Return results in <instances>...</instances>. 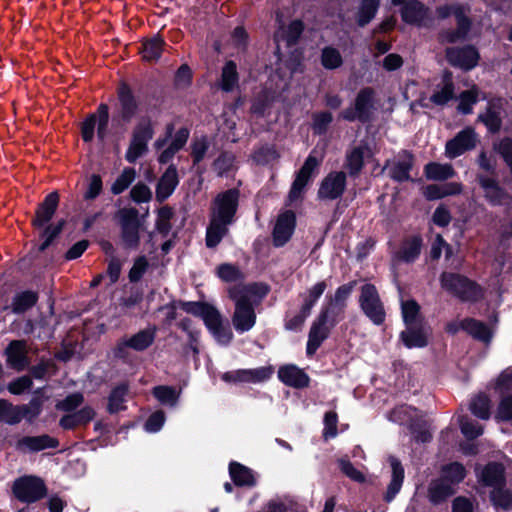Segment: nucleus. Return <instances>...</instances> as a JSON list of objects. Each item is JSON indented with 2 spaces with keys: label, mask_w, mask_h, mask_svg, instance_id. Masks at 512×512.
<instances>
[{
  "label": "nucleus",
  "mask_w": 512,
  "mask_h": 512,
  "mask_svg": "<svg viewBox=\"0 0 512 512\" xmlns=\"http://www.w3.org/2000/svg\"><path fill=\"white\" fill-rule=\"evenodd\" d=\"M479 90L473 86L470 90L463 91L459 95L458 110L464 114L472 112V106L477 102Z\"/></svg>",
  "instance_id": "nucleus-51"
},
{
  "label": "nucleus",
  "mask_w": 512,
  "mask_h": 512,
  "mask_svg": "<svg viewBox=\"0 0 512 512\" xmlns=\"http://www.w3.org/2000/svg\"><path fill=\"white\" fill-rule=\"evenodd\" d=\"M268 292L269 287L265 283L238 284L228 288L229 298L234 302L231 322L238 333L253 329L257 320L255 308Z\"/></svg>",
  "instance_id": "nucleus-1"
},
{
  "label": "nucleus",
  "mask_w": 512,
  "mask_h": 512,
  "mask_svg": "<svg viewBox=\"0 0 512 512\" xmlns=\"http://www.w3.org/2000/svg\"><path fill=\"white\" fill-rule=\"evenodd\" d=\"M401 309L403 320L407 328L425 323L420 315V307L414 300L403 301Z\"/></svg>",
  "instance_id": "nucleus-36"
},
{
  "label": "nucleus",
  "mask_w": 512,
  "mask_h": 512,
  "mask_svg": "<svg viewBox=\"0 0 512 512\" xmlns=\"http://www.w3.org/2000/svg\"><path fill=\"white\" fill-rule=\"evenodd\" d=\"M155 328H147L139 331L135 335L121 339L114 348V355L118 358L128 357V349L143 351L147 349L155 339Z\"/></svg>",
  "instance_id": "nucleus-12"
},
{
  "label": "nucleus",
  "mask_w": 512,
  "mask_h": 512,
  "mask_svg": "<svg viewBox=\"0 0 512 512\" xmlns=\"http://www.w3.org/2000/svg\"><path fill=\"white\" fill-rule=\"evenodd\" d=\"M327 288L325 281H320L310 287L303 295V303L301 308L311 313L312 308L317 303L318 299L323 295Z\"/></svg>",
  "instance_id": "nucleus-41"
},
{
  "label": "nucleus",
  "mask_w": 512,
  "mask_h": 512,
  "mask_svg": "<svg viewBox=\"0 0 512 512\" xmlns=\"http://www.w3.org/2000/svg\"><path fill=\"white\" fill-rule=\"evenodd\" d=\"M402 18L407 23L421 25L428 18V10L420 2L411 1L403 7Z\"/></svg>",
  "instance_id": "nucleus-29"
},
{
  "label": "nucleus",
  "mask_w": 512,
  "mask_h": 512,
  "mask_svg": "<svg viewBox=\"0 0 512 512\" xmlns=\"http://www.w3.org/2000/svg\"><path fill=\"white\" fill-rule=\"evenodd\" d=\"M354 287L355 282H350L337 288L329 306L327 307L330 309V314L332 316L338 317V314L342 312L345 306V301L352 293Z\"/></svg>",
  "instance_id": "nucleus-31"
},
{
  "label": "nucleus",
  "mask_w": 512,
  "mask_h": 512,
  "mask_svg": "<svg viewBox=\"0 0 512 512\" xmlns=\"http://www.w3.org/2000/svg\"><path fill=\"white\" fill-rule=\"evenodd\" d=\"M318 165L319 161L313 155H309L305 160L302 168L297 173V176L289 192L288 199L291 203L300 198L304 187L312 175V172L318 167Z\"/></svg>",
  "instance_id": "nucleus-18"
},
{
  "label": "nucleus",
  "mask_w": 512,
  "mask_h": 512,
  "mask_svg": "<svg viewBox=\"0 0 512 512\" xmlns=\"http://www.w3.org/2000/svg\"><path fill=\"white\" fill-rule=\"evenodd\" d=\"M153 395L162 404L175 406L179 399L180 391L171 386L161 385L153 389Z\"/></svg>",
  "instance_id": "nucleus-44"
},
{
  "label": "nucleus",
  "mask_w": 512,
  "mask_h": 512,
  "mask_svg": "<svg viewBox=\"0 0 512 512\" xmlns=\"http://www.w3.org/2000/svg\"><path fill=\"white\" fill-rule=\"evenodd\" d=\"M164 41L158 36L146 40L142 44L141 54L145 61H155L159 59L163 51Z\"/></svg>",
  "instance_id": "nucleus-38"
},
{
  "label": "nucleus",
  "mask_w": 512,
  "mask_h": 512,
  "mask_svg": "<svg viewBox=\"0 0 512 512\" xmlns=\"http://www.w3.org/2000/svg\"><path fill=\"white\" fill-rule=\"evenodd\" d=\"M478 136L471 127H466L458 132L454 138L447 141L445 145V154L448 158L454 159L466 151L476 147Z\"/></svg>",
  "instance_id": "nucleus-13"
},
{
  "label": "nucleus",
  "mask_w": 512,
  "mask_h": 512,
  "mask_svg": "<svg viewBox=\"0 0 512 512\" xmlns=\"http://www.w3.org/2000/svg\"><path fill=\"white\" fill-rule=\"evenodd\" d=\"M130 197L136 203H146L152 199V191L146 184L139 182L132 187Z\"/></svg>",
  "instance_id": "nucleus-61"
},
{
  "label": "nucleus",
  "mask_w": 512,
  "mask_h": 512,
  "mask_svg": "<svg viewBox=\"0 0 512 512\" xmlns=\"http://www.w3.org/2000/svg\"><path fill=\"white\" fill-rule=\"evenodd\" d=\"M238 201L239 191L237 189H229L215 197L211 205L210 223L206 231L208 247H216L228 233V227L234 221Z\"/></svg>",
  "instance_id": "nucleus-2"
},
{
  "label": "nucleus",
  "mask_w": 512,
  "mask_h": 512,
  "mask_svg": "<svg viewBox=\"0 0 512 512\" xmlns=\"http://www.w3.org/2000/svg\"><path fill=\"white\" fill-rule=\"evenodd\" d=\"M22 443L30 450L39 451L45 448L55 447L57 442L47 435H42L37 437H26L22 440Z\"/></svg>",
  "instance_id": "nucleus-54"
},
{
  "label": "nucleus",
  "mask_w": 512,
  "mask_h": 512,
  "mask_svg": "<svg viewBox=\"0 0 512 512\" xmlns=\"http://www.w3.org/2000/svg\"><path fill=\"white\" fill-rule=\"evenodd\" d=\"M178 182L177 169L174 165H171L158 181L156 187V199L159 202L166 200L174 192Z\"/></svg>",
  "instance_id": "nucleus-22"
},
{
  "label": "nucleus",
  "mask_w": 512,
  "mask_h": 512,
  "mask_svg": "<svg viewBox=\"0 0 512 512\" xmlns=\"http://www.w3.org/2000/svg\"><path fill=\"white\" fill-rule=\"evenodd\" d=\"M459 425L461 432L468 439H474L483 433V426L478 424L477 422L469 419L466 416H462L459 419Z\"/></svg>",
  "instance_id": "nucleus-55"
},
{
  "label": "nucleus",
  "mask_w": 512,
  "mask_h": 512,
  "mask_svg": "<svg viewBox=\"0 0 512 512\" xmlns=\"http://www.w3.org/2000/svg\"><path fill=\"white\" fill-rule=\"evenodd\" d=\"M235 163V156L229 152H223L220 156L214 161L213 168L217 172L218 175H223L229 172Z\"/></svg>",
  "instance_id": "nucleus-58"
},
{
  "label": "nucleus",
  "mask_w": 512,
  "mask_h": 512,
  "mask_svg": "<svg viewBox=\"0 0 512 512\" xmlns=\"http://www.w3.org/2000/svg\"><path fill=\"white\" fill-rule=\"evenodd\" d=\"M464 331L484 342L490 341L492 335L484 323L471 318L464 319Z\"/></svg>",
  "instance_id": "nucleus-39"
},
{
  "label": "nucleus",
  "mask_w": 512,
  "mask_h": 512,
  "mask_svg": "<svg viewBox=\"0 0 512 512\" xmlns=\"http://www.w3.org/2000/svg\"><path fill=\"white\" fill-rule=\"evenodd\" d=\"M441 472L442 477L453 485L460 483L466 476L464 466L458 462L444 466Z\"/></svg>",
  "instance_id": "nucleus-47"
},
{
  "label": "nucleus",
  "mask_w": 512,
  "mask_h": 512,
  "mask_svg": "<svg viewBox=\"0 0 512 512\" xmlns=\"http://www.w3.org/2000/svg\"><path fill=\"white\" fill-rule=\"evenodd\" d=\"M108 106L101 104L97 113L90 114L81 125V135L85 142H91L94 138V130L97 127V135L101 141H104L108 129Z\"/></svg>",
  "instance_id": "nucleus-10"
},
{
  "label": "nucleus",
  "mask_w": 512,
  "mask_h": 512,
  "mask_svg": "<svg viewBox=\"0 0 512 512\" xmlns=\"http://www.w3.org/2000/svg\"><path fill=\"white\" fill-rule=\"evenodd\" d=\"M208 148L209 141L206 137L202 136L193 140L191 144V156L193 158L194 164H197L204 159Z\"/></svg>",
  "instance_id": "nucleus-60"
},
{
  "label": "nucleus",
  "mask_w": 512,
  "mask_h": 512,
  "mask_svg": "<svg viewBox=\"0 0 512 512\" xmlns=\"http://www.w3.org/2000/svg\"><path fill=\"white\" fill-rule=\"evenodd\" d=\"M359 304L363 313L375 324L381 325L385 321V309L380 300L377 289L372 284L361 287Z\"/></svg>",
  "instance_id": "nucleus-7"
},
{
  "label": "nucleus",
  "mask_w": 512,
  "mask_h": 512,
  "mask_svg": "<svg viewBox=\"0 0 512 512\" xmlns=\"http://www.w3.org/2000/svg\"><path fill=\"white\" fill-rule=\"evenodd\" d=\"M448 62L463 70H471L479 61V53L472 46L463 48H449L446 50Z\"/></svg>",
  "instance_id": "nucleus-16"
},
{
  "label": "nucleus",
  "mask_w": 512,
  "mask_h": 512,
  "mask_svg": "<svg viewBox=\"0 0 512 512\" xmlns=\"http://www.w3.org/2000/svg\"><path fill=\"white\" fill-rule=\"evenodd\" d=\"M217 274L225 282H237L243 278V273L238 267L227 263L217 268Z\"/></svg>",
  "instance_id": "nucleus-57"
},
{
  "label": "nucleus",
  "mask_w": 512,
  "mask_h": 512,
  "mask_svg": "<svg viewBox=\"0 0 512 512\" xmlns=\"http://www.w3.org/2000/svg\"><path fill=\"white\" fill-rule=\"evenodd\" d=\"M413 166V156L403 151L394 160L387 162L385 168L391 178L396 181H407L410 179L409 172Z\"/></svg>",
  "instance_id": "nucleus-20"
},
{
  "label": "nucleus",
  "mask_w": 512,
  "mask_h": 512,
  "mask_svg": "<svg viewBox=\"0 0 512 512\" xmlns=\"http://www.w3.org/2000/svg\"><path fill=\"white\" fill-rule=\"evenodd\" d=\"M490 499L497 507L512 509V493L505 488V485L493 489L490 493Z\"/></svg>",
  "instance_id": "nucleus-50"
},
{
  "label": "nucleus",
  "mask_w": 512,
  "mask_h": 512,
  "mask_svg": "<svg viewBox=\"0 0 512 512\" xmlns=\"http://www.w3.org/2000/svg\"><path fill=\"white\" fill-rule=\"evenodd\" d=\"M389 461L392 467V479L386 495L388 501L392 500L400 491L404 479V470L401 463L394 457H390Z\"/></svg>",
  "instance_id": "nucleus-33"
},
{
  "label": "nucleus",
  "mask_w": 512,
  "mask_h": 512,
  "mask_svg": "<svg viewBox=\"0 0 512 512\" xmlns=\"http://www.w3.org/2000/svg\"><path fill=\"white\" fill-rule=\"evenodd\" d=\"M154 130L153 124L150 119L142 118L134 127L127 148L125 158L129 163H134L136 160L148 151V142L153 138Z\"/></svg>",
  "instance_id": "nucleus-3"
},
{
  "label": "nucleus",
  "mask_w": 512,
  "mask_h": 512,
  "mask_svg": "<svg viewBox=\"0 0 512 512\" xmlns=\"http://www.w3.org/2000/svg\"><path fill=\"white\" fill-rule=\"evenodd\" d=\"M189 137V131L185 128L179 129L169 146L161 152L158 161L162 164L168 163L174 155L186 144Z\"/></svg>",
  "instance_id": "nucleus-30"
},
{
  "label": "nucleus",
  "mask_w": 512,
  "mask_h": 512,
  "mask_svg": "<svg viewBox=\"0 0 512 512\" xmlns=\"http://www.w3.org/2000/svg\"><path fill=\"white\" fill-rule=\"evenodd\" d=\"M490 399L485 394L475 396L470 403L471 412L478 418L487 420L490 418Z\"/></svg>",
  "instance_id": "nucleus-43"
},
{
  "label": "nucleus",
  "mask_w": 512,
  "mask_h": 512,
  "mask_svg": "<svg viewBox=\"0 0 512 512\" xmlns=\"http://www.w3.org/2000/svg\"><path fill=\"white\" fill-rule=\"evenodd\" d=\"M495 390L500 395L495 419L512 422V371H504L500 374L495 383Z\"/></svg>",
  "instance_id": "nucleus-8"
},
{
  "label": "nucleus",
  "mask_w": 512,
  "mask_h": 512,
  "mask_svg": "<svg viewBox=\"0 0 512 512\" xmlns=\"http://www.w3.org/2000/svg\"><path fill=\"white\" fill-rule=\"evenodd\" d=\"M238 84V73L236 64L227 61L222 68L220 86L226 92L232 91Z\"/></svg>",
  "instance_id": "nucleus-40"
},
{
  "label": "nucleus",
  "mask_w": 512,
  "mask_h": 512,
  "mask_svg": "<svg viewBox=\"0 0 512 512\" xmlns=\"http://www.w3.org/2000/svg\"><path fill=\"white\" fill-rule=\"evenodd\" d=\"M431 331L426 323H420L418 326L406 328L401 333V339L408 348H422L428 344Z\"/></svg>",
  "instance_id": "nucleus-21"
},
{
  "label": "nucleus",
  "mask_w": 512,
  "mask_h": 512,
  "mask_svg": "<svg viewBox=\"0 0 512 512\" xmlns=\"http://www.w3.org/2000/svg\"><path fill=\"white\" fill-rule=\"evenodd\" d=\"M13 492L17 499L22 502H35L46 494L44 482L32 476L20 478L14 482Z\"/></svg>",
  "instance_id": "nucleus-11"
},
{
  "label": "nucleus",
  "mask_w": 512,
  "mask_h": 512,
  "mask_svg": "<svg viewBox=\"0 0 512 512\" xmlns=\"http://www.w3.org/2000/svg\"><path fill=\"white\" fill-rule=\"evenodd\" d=\"M38 301V294L34 291H22L14 295L11 302V310L15 314H21L33 307Z\"/></svg>",
  "instance_id": "nucleus-32"
},
{
  "label": "nucleus",
  "mask_w": 512,
  "mask_h": 512,
  "mask_svg": "<svg viewBox=\"0 0 512 512\" xmlns=\"http://www.w3.org/2000/svg\"><path fill=\"white\" fill-rule=\"evenodd\" d=\"M364 150L362 148L353 149L347 156V168L351 174L358 173L363 166Z\"/></svg>",
  "instance_id": "nucleus-62"
},
{
  "label": "nucleus",
  "mask_w": 512,
  "mask_h": 512,
  "mask_svg": "<svg viewBox=\"0 0 512 512\" xmlns=\"http://www.w3.org/2000/svg\"><path fill=\"white\" fill-rule=\"evenodd\" d=\"M454 485L441 479L433 480L428 488V498L431 503L439 504L455 493Z\"/></svg>",
  "instance_id": "nucleus-28"
},
{
  "label": "nucleus",
  "mask_w": 512,
  "mask_h": 512,
  "mask_svg": "<svg viewBox=\"0 0 512 512\" xmlns=\"http://www.w3.org/2000/svg\"><path fill=\"white\" fill-rule=\"evenodd\" d=\"M478 120L483 122L484 125L491 131L496 132L500 129L501 119L499 115L492 111L490 108L483 114L478 116Z\"/></svg>",
  "instance_id": "nucleus-64"
},
{
  "label": "nucleus",
  "mask_w": 512,
  "mask_h": 512,
  "mask_svg": "<svg viewBox=\"0 0 512 512\" xmlns=\"http://www.w3.org/2000/svg\"><path fill=\"white\" fill-rule=\"evenodd\" d=\"M59 203V195L57 192L48 194L36 211V216L33 220L35 227H41L53 217Z\"/></svg>",
  "instance_id": "nucleus-25"
},
{
  "label": "nucleus",
  "mask_w": 512,
  "mask_h": 512,
  "mask_svg": "<svg viewBox=\"0 0 512 512\" xmlns=\"http://www.w3.org/2000/svg\"><path fill=\"white\" fill-rule=\"evenodd\" d=\"M229 472L233 482L238 486H254L255 478L252 471L236 462L229 466Z\"/></svg>",
  "instance_id": "nucleus-34"
},
{
  "label": "nucleus",
  "mask_w": 512,
  "mask_h": 512,
  "mask_svg": "<svg viewBox=\"0 0 512 512\" xmlns=\"http://www.w3.org/2000/svg\"><path fill=\"white\" fill-rule=\"evenodd\" d=\"M441 284L444 289L464 301H476L482 297V290L478 285L458 274L443 273Z\"/></svg>",
  "instance_id": "nucleus-4"
},
{
  "label": "nucleus",
  "mask_w": 512,
  "mask_h": 512,
  "mask_svg": "<svg viewBox=\"0 0 512 512\" xmlns=\"http://www.w3.org/2000/svg\"><path fill=\"white\" fill-rule=\"evenodd\" d=\"M454 95V87L450 80H445L443 86L436 90L431 96V101L436 105H444Z\"/></svg>",
  "instance_id": "nucleus-56"
},
{
  "label": "nucleus",
  "mask_w": 512,
  "mask_h": 512,
  "mask_svg": "<svg viewBox=\"0 0 512 512\" xmlns=\"http://www.w3.org/2000/svg\"><path fill=\"white\" fill-rule=\"evenodd\" d=\"M122 243L126 248H136L139 243L137 211L125 209L121 213Z\"/></svg>",
  "instance_id": "nucleus-15"
},
{
  "label": "nucleus",
  "mask_w": 512,
  "mask_h": 512,
  "mask_svg": "<svg viewBox=\"0 0 512 512\" xmlns=\"http://www.w3.org/2000/svg\"><path fill=\"white\" fill-rule=\"evenodd\" d=\"M379 7V0H363L359 13H358V24L365 26L375 16Z\"/></svg>",
  "instance_id": "nucleus-48"
},
{
  "label": "nucleus",
  "mask_w": 512,
  "mask_h": 512,
  "mask_svg": "<svg viewBox=\"0 0 512 512\" xmlns=\"http://www.w3.org/2000/svg\"><path fill=\"white\" fill-rule=\"evenodd\" d=\"M423 240L419 235H410L403 239L397 252V258L404 262H413L420 255Z\"/></svg>",
  "instance_id": "nucleus-24"
},
{
  "label": "nucleus",
  "mask_w": 512,
  "mask_h": 512,
  "mask_svg": "<svg viewBox=\"0 0 512 512\" xmlns=\"http://www.w3.org/2000/svg\"><path fill=\"white\" fill-rule=\"evenodd\" d=\"M338 317L330 314V309L325 308L312 323L308 335L307 354L313 355L323 341L328 337L330 328L336 324Z\"/></svg>",
  "instance_id": "nucleus-6"
},
{
  "label": "nucleus",
  "mask_w": 512,
  "mask_h": 512,
  "mask_svg": "<svg viewBox=\"0 0 512 512\" xmlns=\"http://www.w3.org/2000/svg\"><path fill=\"white\" fill-rule=\"evenodd\" d=\"M200 318L219 344L228 345L232 341L233 333L231 329L224 324L223 317L216 307L207 304Z\"/></svg>",
  "instance_id": "nucleus-9"
},
{
  "label": "nucleus",
  "mask_w": 512,
  "mask_h": 512,
  "mask_svg": "<svg viewBox=\"0 0 512 512\" xmlns=\"http://www.w3.org/2000/svg\"><path fill=\"white\" fill-rule=\"evenodd\" d=\"M84 401V397L81 393H73L68 395L64 400L56 404V408L61 411H72L79 407Z\"/></svg>",
  "instance_id": "nucleus-63"
},
{
  "label": "nucleus",
  "mask_w": 512,
  "mask_h": 512,
  "mask_svg": "<svg viewBox=\"0 0 512 512\" xmlns=\"http://www.w3.org/2000/svg\"><path fill=\"white\" fill-rule=\"evenodd\" d=\"M480 481L493 489L505 485L504 468L500 464L490 463L479 474Z\"/></svg>",
  "instance_id": "nucleus-27"
},
{
  "label": "nucleus",
  "mask_w": 512,
  "mask_h": 512,
  "mask_svg": "<svg viewBox=\"0 0 512 512\" xmlns=\"http://www.w3.org/2000/svg\"><path fill=\"white\" fill-rule=\"evenodd\" d=\"M273 369L271 367H258L255 369H243L244 383H260L271 377Z\"/></svg>",
  "instance_id": "nucleus-49"
},
{
  "label": "nucleus",
  "mask_w": 512,
  "mask_h": 512,
  "mask_svg": "<svg viewBox=\"0 0 512 512\" xmlns=\"http://www.w3.org/2000/svg\"><path fill=\"white\" fill-rule=\"evenodd\" d=\"M483 197L491 206H503L512 201V196L493 178L484 175L477 176Z\"/></svg>",
  "instance_id": "nucleus-14"
},
{
  "label": "nucleus",
  "mask_w": 512,
  "mask_h": 512,
  "mask_svg": "<svg viewBox=\"0 0 512 512\" xmlns=\"http://www.w3.org/2000/svg\"><path fill=\"white\" fill-rule=\"evenodd\" d=\"M128 392V387L124 384L114 388L108 399V411L117 413L125 408L124 402Z\"/></svg>",
  "instance_id": "nucleus-45"
},
{
  "label": "nucleus",
  "mask_w": 512,
  "mask_h": 512,
  "mask_svg": "<svg viewBox=\"0 0 512 512\" xmlns=\"http://www.w3.org/2000/svg\"><path fill=\"white\" fill-rule=\"evenodd\" d=\"M346 186V175L344 172H332L322 181L318 190L320 199L333 200L342 195Z\"/></svg>",
  "instance_id": "nucleus-17"
},
{
  "label": "nucleus",
  "mask_w": 512,
  "mask_h": 512,
  "mask_svg": "<svg viewBox=\"0 0 512 512\" xmlns=\"http://www.w3.org/2000/svg\"><path fill=\"white\" fill-rule=\"evenodd\" d=\"M136 178V171L131 167H126L123 169L121 174L117 177L114 183L111 186V192L114 195H118L126 190L130 184Z\"/></svg>",
  "instance_id": "nucleus-46"
},
{
  "label": "nucleus",
  "mask_w": 512,
  "mask_h": 512,
  "mask_svg": "<svg viewBox=\"0 0 512 512\" xmlns=\"http://www.w3.org/2000/svg\"><path fill=\"white\" fill-rule=\"evenodd\" d=\"M375 109V91L366 87L361 89L354 102V106L344 109L340 113V117L347 121L360 120L368 121Z\"/></svg>",
  "instance_id": "nucleus-5"
},
{
  "label": "nucleus",
  "mask_w": 512,
  "mask_h": 512,
  "mask_svg": "<svg viewBox=\"0 0 512 512\" xmlns=\"http://www.w3.org/2000/svg\"><path fill=\"white\" fill-rule=\"evenodd\" d=\"M120 100V118L124 122H129L135 115L137 105L130 91L126 87H122L119 91Z\"/></svg>",
  "instance_id": "nucleus-35"
},
{
  "label": "nucleus",
  "mask_w": 512,
  "mask_h": 512,
  "mask_svg": "<svg viewBox=\"0 0 512 512\" xmlns=\"http://www.w3.org/2000/svg\"><path fill=\"white\" fill-rule=\"evenodd\" d=\"M425 175L431 180H446L452 178L455 171L451 164L431 162L425 166Z\"/></svg>",
  "instance_id": "nucleus-37"
},
{
  "label": "nucleus",
  "mask_w": 512,
  "mask_h": 512,
  "mask_svg": "<svg viewBox=\"0 0 512 512\" xmlns=\"http://www.w3.org/2000/svg\"><path fill=\"white\" fill-rule=\"evenodd\" d=\"M279 379L294 388H304L309 384L308 375L295 365H286L278 371Z\"/></svg>",
  "instance_id": "nucleus-23"
},
{
  "label": "nucleus",
  "mask_w": 512,
  "mask_h": 512,
  "mask_svg": "<svg viewBox=\"0 0 512 512\" xmlns=\"http://www.w3.org/2000/svg\"><path fill=\"white\" fill-rule=\"evenodd\" d=\"M436 14L440 19H445L451 15H454L456 20L467 17L465 7L459 4L439 6L436 9Z\"/></svg>",
  "instance_id": "nucleus-59"
},
{
  "label": "nucleus",
  "mask_w": 512,
  "mask_h": 512,
  "mask_svg": "<svg viewBox=\"0 0 512 512\" xmlns=\"http://www.w3.org/2000/svg\"><path fill=\"white\" fill-rule=\"evenodd\" d=\"M8 364L20 371L27 366L26 343L22 340L12 341L6 349Z\"/></svg>",
  "instance_id": "nucleus-26"
},
{
  "label": "nucleus",
  "mask_w": 512,
  "mask_h": 512,
  "mask_svg": "<svg viewBox=\"0 0 512 512\" xmlns=\"http://www.w3.org/2000/svg\"><path fill=\"white\" fill-rule=\"evenodd\" d=\"M470 25V20L467 17L457 20V29L443 32L440 36L441 41L447 43H454L464 39L468 31L470 30Z\"/></svg>",
  "instance_id": "nucleus-42"
},
{
  "label": "nucleus",
  "mask_w": 512,
  "mask_h": 512,
  "mask_svg": "<svg viewBox=\"0 0 512 512\" xmlns=\"http://www.w3.org/2000/svg\"><path fill=\"white\" fill-rule=\"evenodd\" d=\"M302 31V22L298 20L292 21L284 32L276 34V40L283 39L287 45H292L297 41Z\"/></svg>",
  "instance_id": "nucleus-53"
},
{
  "label": "nucleus",
  "mask_w": 512,
  "mask_h": 512,
  "mask_svg": "<svg viewBox=\"0 0 512 512\" xmlns=\"http://www.w3.org/2000/svg\"><path fill=\"white\" fill-rule=\"evenodd\" d=\"M321 62L326 69H336L342 65L343 60L337 49L326 47L322 51Z\"/></svg>",
  "instance_id": "nucleus-52"
},
{
  "label": "nucleus",
  "mask_w": 512,
  "mask_h": 512,
  "mask_svg": "<svg viewBox=\"0 0 512 512\" xmlns=\"http://www.w3.org/2000/svg\"><path fill=\"white\" fill-rule=\"evenodd\" d=\"M295 221V214L292 211H286L278 216L272 234L275 246H283L289 241L295 229Z\"/></svg>",
  "instance_id": "nucleus-19"
}]
</instances>
